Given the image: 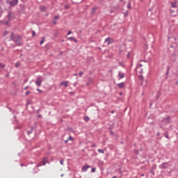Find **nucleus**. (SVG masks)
Segmentation results:
<instances>
[{
    "label": "nucleus",
    "instance_id": "nucleus-12",
    "mask_svg": "<svg viewBox=\"0 0 178 178\" xmlns=\"http://www.w3.org/2000/svg\"><path fill=\"white\" fill-rule=\"evenodd\" d=\"M5 64L3 63H0V73L5 69Z\"/></svg>",
    "mask_w": 178,
    "mask_h": 178
},
{
    "label": "nucleus",
    "instance_id": "nucleus-44",
    "mask_svg": "<svg viewBox=\"0 0 178 178\" xmlns=\"http://www.w3.org/2000/svg\"><path fill=\"white\" fill-rule=\"evenodd\" d=\"M139 73H143V69H140V70L139 71Z\"/></svg>",
    "mask_w": 178,
    "mask_h": 178
},
{
    "label": "nucleus",
    "instance_id": "nucleus-2",
    "mask_svg": "<svg viewBox=\"0 0 178 178\" xmlns=\"http://www.w3.org/2000/svg\"><path fill=\"white\" fill-rule=\"evenodd\" d=\"M35 84L37 86V87H41V84H42V77L37 76Z\"/></svg>",
    "mask_w": 178,
    "mask_h": 178
},
{
    "label": "nucleus",
    "instance_id": "nucleus-28",
    "mask_svg": "<svg viewBox=\"0 0 178 178\" xmlns=\"http://www.w3.org/2000/svg\"><path fill=\"white\" fill-rule=\"evenodd\" d=\"M58 19H59V15H55L54 20H58Z\"/></svg>",
    "mask_w": 178,
    "mask_h": 178
},
{
    "label": "nucleus",
    "instance_id": "nucleus-7",
    "mask_svg": "<svg viewBox=\"0 0 178 178\" xmlns=\"http://www.w3.org/2000/svg\"><path fill=\"white\" fill-rule=\"evenodd\" d=\"M160 169H168V163L165 162L163 163L161 165H159Z\"/></svg>",
    "mask_w": 178,
    "mask_h": 178
},
{
    "label": "nucleus",
    "instance_id": "nucleus-33",
    "mask_svg": "<svg viewBox=\"0 0 178 178\" xmlns=\"http://www.w3.org/2000/svg\"><path fill=\"white\" fill-rule=\"evenodd\" d=\"M34 35H35V31H32V37H34Z\"/></svg>",
    "mask_w": 178,
    "mask_h": 178
},
{
    "label": "nucleus",
    "instance_id": "nucleus-37",
    "mask_svg": "<svg viewBox=\"0 0 178 178\" xmlns=\"http://www.w3.org/2000/svg\"><path fill=\"white\" fill-rule=\"evenodd\" d=\"M37 91H38V92H42V90L41 89H39V88L37 89Z\"/></svg>",
    "mask_w": 178,
    "mask_h": 178
},
{
    "label": "nucleus",
    "instance_id": "nucleus-13",
    "mask_svg": "<svg viewBox=\"0 0 178 178\" xmlns=\"http://www.w3.org/2000/svg\"><path fill=\"white\" fill-rule=\"evenodd\" d=\"M171 8H177V3L176 2L171 3Z\"/></svg>",
    "mask_w": 178,
    "mask_h": 178
},
{
    "label": "nucleus",
    "instance_id": "nucleus-35",
    "mask_svg": "<svg viewBox=\"0 0 178 178\" xmlns=\"http://www.w3.org/2000/svg\"><path fill=\"white\" fill-rule=\"evenodd\" d=\"M70 34H72V31H69L67 35H70Z\"/></svg>",
    "mask_w": 178,
    "mask_h": 178
},
{
    "label": "nucleus",
    "instance_id": "nucleus-55",
    "mask_svg": "<svg viewBox=\"0 0 178 178\" xmlns=\"http://www.w3.org/2000/svg\"><path fill=\"white\" fill-rule=\"evenodd\" d=\"M111 134H113V131H111Z\"/></svg>",
    "mask_w": 178,
    "mask_h": 178
},
{
    "label": "nucleus",
    "instance_id": "nucleus-46",
    "mask_svg": "<svg viewBox=\"0 0 178 178\" xmlns=\"http://www.w3.org/2000/svg\"><path fill=\"white\" fill-rule=\"evenodd\" d=\"M65 9H69V6H65Z\"/></svg>",
    "mask_w": 178,
    "mask_h": 178
},
{
    "label": "nucleus",
    "instance_id": "nucleus-43",
    "mask_svg": "<svg viewBox=\"0 0 178 178\" xmlns=\"http://www.w3.org/2000/svg\"><path fill=\"white\" fill-rule=\"evenodd\" d=\"M68 141H69V140L67 139L66 140H64V143L66 144V143H67Z\"/></svg>",
    "mask_w": 178,
    "mask_h": 178
},
{
    "label": "nucleus",
    "instance_id": "nucleus-52",
    "mask_svg": "<svg viewBox=\"0 0 178 178\" xmlns=\"http://www.w3.org/2000/svg\"><path fill=\"white\" fill-rule=\"evenodd\" d=\"M159 134H160L159 132H158V133H157V136H159Z\"/></svg>",
    "mask_w": 178,
    "mask_h": 178
},
{
    "label": "nucleus",
    "instance_id": "nucleus-5",
    "mask_svg": "<svg viewBox=\"0 0 178 178\" xmlns=\"http://www.w3.org/2000/svg\"><path fill=\"white\" fill-rule=\"evenodd\" d=\"M47 163H48V161H47V158H44V159H43V160L42 161H40L38 164V168H40V166H45V165H47Z\"/></svg>",
    "mask_w": 178,
    "mask_h": 178
},
{
    "label": "nucleus",
    "instance_id": "nucleus-51",
    "mask_svg": "<svg viewBox=\"0 0 178 178\" xmlns=\"http://www.w3.org/2000/svg\"><path fill=\"white\" fill-rule=\"evenodd\" d=\"M118 177L117 176H113V178H117Z\"/></svg>",
    "mask_w": 178,
    "mask_h": 178
},
{
    "label": "nucleus",
    "instance_id": "nucleus-58",
    "mask_svg": "<svg viewBox=\"0 0 178 178\" xmlns=\"http://www.w3.org/2000/svg\"><path fill=\"white\" fill-rule=\"evenodd\" d=\"M159 97L157 96L156 99H158Z\"/></svg>",
    "mask_w": 178,
    "mask_h": 178
},
{
    "label": "nucleus",
    "instance_id": "nucleus-20",
    "mask_svg": "<svg viewBox=\"0 0 178 178\" xmlns=\"http://www.w3.org/2000/svg\"><path fill=\"white\" fill-rule=\"evenodd\" d=\"M152 170H156V165L154 164L152 167Z\"/></svg>",
    "mask_w": 178,
    "mask_h": 178
},
{
    "label": "nucleus",
    "instance_id": "nucleus-19",
    "mask_svg": "<svg viewBox=\"0 0 178 178\" xmlns=\"http://www.w3.org/2000/svg\"><path fill=\"white\" fill-rule=\"evenodd\" d=\"M41 10H42V12H45V10H47V7L45 6H41L40 7Z\"/></svg>",
    "mask_w": 178,
    "mask_h": 178
},
{
    "label": "nucleus",
    "instance_id": "nucleus-10",
    "mask_svg": "<svg viewBox=\"0 0 178 178\" xmlns=\"http://www.w3.org/2000/svg\"><path fill=\"white\" fill-rule=\"evenodd\" d=\"M117 87L118 88H120V90H122V88H123L124 87V82H122L120 83H118L117 84Z\"/></svg>",
    "mask_w": 178,
    "mask_h": 178
},
{
    "label": "nucleus",
    "instance_id": "nucleus-1",
    "mask_svg": "<svg viewBox=\"0 0 178 178\" xmlns=\"http://www.w3.org/2000/svg\"><path fill=\"white\" fill-rule=\"evenodd\" d=\"M9 41H13L14 42H15L16 45H18V47H20V45H22V42H20V36H15V34L13 33H11Z\"/></svg>",
    "mask_w": 178,
    "mask_h": 178
},
{
    "label": "nucleus",
    "instance_id": "nucleus-16",
    "mask_svg": "<svg viewBox=\"0 0 178 178\" xmlns=\"http://www.w3.org/2000/svg\"><path fill=\"white\" fill-rule=\"evenodd\" d=\"M118 76L119 79H123L124 77V73L120 72Z\"/></svg>",
    "mask_w": 178,
    "mask_h": 178
},
{
    "label": "nucleus",
    "instance_id": "nucleus-47",
    "mask_svg": "<svg viewBox=\"0 0 178 178\" xmlns=\"http://www.w3.org/2000/svg\"><path fill=\"white\" fill-rule=\"evenodd\" d=\"M9 111H12V108L10 107H8Z\"/></svg>",
    "mask_w": 178,
    "mask_h": 178
},
{
    "label": "nucleus",
    "instance_id": "nucleus-42",
    "mask_svg": "<svg viewBox=\"0 0 178 178\" xmlns=\"http://www.w3.org/2000/svg\"><path fill=\"white\" fill-rule=\"evenodd\" d=\"M170 13H171V14H173V12H175V10H172V9H170Z\"/></svg>",
    "mask_w": 178,
    "mask_h": 178
},
{
    "label": "nucleus",
    "instance_id": "nucleus-45",
    "mask_svg": "<svg viewBox=\"0 0 178 178\" xmlns=\"http://www.w3.org/2000/svg\"><path fill=\"white\" fill-rule=\"evenodd\" d=\"M29 89V86H26L25 88H24V90H28Z\"/></svg>",
    "mask_w": 178,
    "mask_h": 178
},
{
    "label": "nucleus",
    "instance_id": "nucleus-40",
    "mask_svg": "<svg viewBox=\"0 0 178 178\" xmlns=\"http://www.w3.org/2000/svg\"><path fill=\"white\" fill-rule=\"evenodd\" d=\"M53 24H54V25L56 24V20H55V19L53 20Z\"/></svg>",
    "mask_w": 178,
    "mask_h": 178
},
{
    "label": "nucleus",
    "instance_id": "nucleus-11",
    "mask_svg": "<svg viewBox=\"0 0 178 178\" xmlns=\"http://www.w3.org/2000/svg\"><path fill=\"white\" fill-rule=\"evenodd\" d=\"M68 41H74V42H78L77 39L74 38V37H69L67 38Z\"/></svg>",
    "mask_w": 178,
    "mask_h": 178
},
{
    "label": "nucleus",
    "instance_id": "nucleus-26",
    "mask_svg": "<svg viewBox=\"0 0 178 178\" xmlns=\"http://www.w3.org/2000/svg\"><path fill=\"white\" fill-rule=\"evenodd\" d=\"M67 140H68V141H73V137L70 136L68 137Z\"/></svg>",
    "mask_w": 178,
    "mask_h": 178
},
{
    "label": "nucleus",
    "instance_id": "nucleus-32",
    "mask_svg": "<svg viewBox=\"0 0 178 178\" xmlns=\"http://www.w3.org/2000/svg\"><path fill=\"white\" fill-rule=\"evenodd\" d=\"M31 92H30V91H26V92H25V95H29V94H30Z\"/></svg>",
    "mask_w": 178,
    "mask_h": 178
},
{
    "label": "nucleus",
    "instance_id": "nucleus-48",
    "mask_svg": "<svg viewBox=\"0 0 178 178\" xmlns=\"http://www.w3.org/2000/svg\"><path fill=\"white\" fill-rule=\"evenodd\" d=\"M63 176H64V175H63V174H62V175H60V177H63Z\"/></svg>",
    "mask_w": 178,
    "mask_h": 178
},
{
    "label": "nucleus",
    "instance_id": "nucleus-50",
    "mask_svg": "<svg viewBox=\"0 0 178 178\" xmlns=\"http://www.w3.org/2000/svg\"><path fill=\"white\" fill-rule=\"evenodd\" d=\"M141 177H144V174H142V175H141Z\"/></svg>",
    "mask_w": 178,
    "mask_h": 178
},
{
    "label": "nucleus",
    "instance_id": "nucleus-8",
    "mask_svg": "<svg viewBox=\"0 0 178 178\" xmlns=\"http://www.w3.org/2000/svg\"><path fill=\"white\" fill-rule=\"evenodd\" d=\"M89 168H90V165H83V166L82 167L81 170H82V172H87V170H88Z\"/></svg>",
    "mask_w": 178,
    "mask_h": 178
},
{
    "label": "nucleus",
    "instance_id": "nucleus-31",
    "mask_svg": "<svg viewBox=\"0 0 178 178\" xmlns=\"http://www.w3.org/2000/svg\"><path fill=\"white\" fill-rule=\"evenodd\" d=\"M91 172L92 173H94V172H95V168H92Z\"/></svg>",
    "mask_w": 178,
    "mask_h": 178
},
{
    "label": "nucleus",
    "instance_id": "nucleus-15",
    "mask_svg": "<svg viewBox=\"0 0 178 178\" xmlns=\"http://www.w3.org/2000/svg\"><path fill=\"white\" fill-rule=\"evenodd\" d=\"M33 130H34V127H31V129L29 131H27L28 136H30V134H31V133H33Z\"/></svg>",
    "mask_w": 178,
    "mask_h": 178
},
{
    "label": "nucleus",
    "instance_id": "nucleus-36",
    "mask_svg": "<svg viewBox=\"0 0 178 178\" xmlns=\"http://www.w3.org/2000/svg\"><path fill=\"white\" fill-rule=\"evenodd\" d=\"M19 63H15V67H19Z\"/></svg>",
    "mask_w": 178,
    "mask_h": 178
},
{
    "label": "nucleus",
    "instance_id": "nucleus-61",
    "mask_svg": "<svg viewBox=\"0 0 178 178\" xmlns=\"http://www.w3.org/2000/svg\"><path fill=\"white\" fill-rule=\"evenodd\" d=\"M21 166H24L23 164H21Z\"/></svg>",
    "mask_w": 178,
    "mask_h": 178
},
{
    "label": "nucleus",
    "instance_id": "nucleus-6",
    "mask_svg": "<svg viewBox=\"0 0 178 178\" xmlns=\"http://www.w3.org/2000/svg\"><path fill=\"white\" fill-rule=\"evenodd\" d=\"M162 121H163V123L168 124V123H170V116H167L164 118Z\"/></svg>",
    "mask_w": 178,
    "mask_h": 178
},
{
    "label": "nucleus",
    "instance_id": "nucleus-53",
    "mask_svg": "<svg viewBox=\"0 0 178 178\" xmlns=\"http://www.w3.org/2000/svg\"><path fill=\"white\" fill-rule=\"evenodd\" d=\"M74 76H77V74H74Z\"/></svg>",
    "mask_w": 178,
    "mask_h": 178
},
{
    "label": "nucleus",
    "instance_id": "nucleus-24",
    "mask_svg": "<svg viewBox=\"0 0 178 178\" xmlns=\"http://www.w3.org/2000/svg\"><path fill=\"white\" fill-rule=\"evenodd\" d=\"M140 67H143V64H138V65H137V67H136V69L138 70V69H140Z\"/></svg>",
    "mask_w": 178,
    "mask_h": 178
},
{
    "label": "nucleus",
    "instance_id": "nucleus-34",
    "mask_svg": "<svg viewBox=\"0 0 178 178\" xmlns=\"http://www.w3.org/2000/svg\"><path fill=\"white\" fill-rule=\"evenodd\" d=\"M79 75L80 76V77H81V76H83V72H80L79 73Z\"/></svg>",
    "mask_w": 178,
    "mask_h": 178
},
{
    "label": "nucleus",
    "instance_id": "nucleus-23",
    "mask_svg": "<svg viewBox=\"0 0 178 178\" xmlns=\"http://www.w3.org/2000/svg\"><path fill=\"white\" fill-rule=\"evenodd\" d=\"M124 17H127L129 16V11H126L125 13H124Z\"/></svg>",
    "mask_w": 178,
    "mask_h": 178
},
{
    "label": "nucleus",
    "instance_id": "nucleus-14",
    "mask_svg": "<svg viewBox=\"0 0 178 178\" xmlns=\"http://www.w3.org/2000/svg\"><path fill=\"white\" fill-rule=\"evenodd\" d=\"M60 86H64V87H67V81H62L60 84Z\"/></svg>",
    "mask_w": 178,
    "mask_h": 178
},
{
    "label": "nucleus",
    "instance_id": "nucleus-25",
    "mask_svg": "<svg viewBox=\"0 0 178 178\" xmlns=\"http://www.w3.org/2000/svg\"><path fill=\"white\" fill-rule=\"evenodd\" d=\"M42 40L40 41V45H42V44H44V41H45V38H42Z\"/></svg>",
    "mask_w": 178,
    "mask_h": 178
},
{
    "label": "nucleus",
    "instance_id": "nucleus-39",
    "mask_svg": "<svg viewBox=\"0 0 178 178\" xmlns=\"http://www.w3.org/2000/svg\"><path fill=\"white\" fill-rule=\"evenodd\" d=\"M63 162H64V161H63V160H60V165H63Z\"/></svg>",
    "mask_w": 178,
    "mask_h": 178
},
{
    "label": "nucleus",
    "instance_id": "nucleus-54",
    "mask_svg": "<svg viewBox=\"0 0 178 178\" xmlns=\"http://www.w3.org/2000/svg\"><path fill=\"white\" fill-rule=\"evenodd\" d=\"M140 84H141V86H143V81L141 82V83H140Z\"/></svg>",
    "mask_w": 178,
    "mask_h": 178
},
{
    "label": "nucleus",
    "instance_id": "nucleus-56",
    "mask_svg": "<svg viewBox=\"0 0 178 178\" xmlns=\"http://www.w3.org/2000/svg\"><path fill=\"white\" fill-rule=\"evenodd\" d=\"M114 113V111H111V113Z\"/></svg>",
    "mask_w": 178,
    "mask_h": 178
},
{
    "label": "nucleus",
    "instance_id": "nucleus-22",
    "mask_svg": "<svg viewBox=\"0 0 178 178\" xmlns=\"http://www.w3.org/2000/svg\"><path fill=\"white\" fill-rule=\"evenodd\" d=\"M98 152H100V154H105V152L104 151V149H97Z\"/></svg>",
    "mask_w": 178,
    "mask_h": 178
},
{
    "label": "nucleus",
    "instance_id": "nucleus-59",
    "mask_svg": "<svg viewBox=\"0 0 178 178\" xmlns=\"http://www.w3.org/2000/svg\"><path fill=\"white\" fill-rule=\"evenodd\" d=\"M39 116V118H41V115H38Z\"/></svg>",
    "mask_w": 178,
    "mask_h": 178
},
{
    "label": "nucleus",
    "instance_id": "nucleus-30",
    "mask_svg": "<svg viewBox=\"0 0 178 178\" xmlns=\"http://www.w3.org/2000/svg\"><path fill=\"white\" fill-rule=\"evenodd\" d=\"M164 135H165V138H169V136L168 135V133H167V132H165V133L164 134Z\"/></svg>",
    "mask_w": 178,
    "mask_h": 178
},
{
    "label": "nucleus",
    "instance_id": "nucleus-21",
    "mask_svg": "<svg viewBox=\"0 0 178 178\" xmlns=\"http://www.w3.org/2000/svg\"><path fill=\"white\" fill-rule=\"evenodd\" d=\"M83 119H84L85 122H88V120H90V118H88V116H87V115L85 116Z\"/></svg>",
    "mask_w": 178,
    "mask_h": 178
},
{
    "label": "nucleus",
    "instance_id": "nucleus-17",
    "mask_svg": "<svg viewBox=\"0 0 178 178\" xmlns=\"http://www.w3.org/2000/svg\"><path fill=\"white\" fill-rule=\"evenodd\" d=\"M97 9H98V7H93L92 8V14L94 15V13H95V10H97Z\"/></svg>",
    "mask_w": 178,
    "mask_h": 178
},
{
    "label": "nucleus",
    "instance_id": "nucleus-57",
    "mask_svg": "<svg viewBox=\"0 0 178 178\" xmlns=\"http://www.w3.org/2000/svg\"><path fill=\"white\" fill-rule=\"evenodd\" d=\"M141 1V2H143L144 0H140Z\"/></svg>",
    "mask_w": 178,
    "mask_h": 178
},
{
    "label": "nucleus",
    "instance_id": "nucleus-49",
    "mask_svg": "<svg viewBox=\"0 0 178 178\" xmlns=\"http://www.w3.org/2000/svg\"><path fill=\"white\" fill-rule=\"evenodd\" d=\"M8 76H9V74H6V77H8Z\"/></svg>",
    "mask_w": 178,
    "mask_h": 178
},
{
    "label": "nucleus",
    "instance_id": "nucleus-9",
    "mask_svg": "<svg viewBox=\"0 0 178 178\" xmlns=\"http://www.w3.org/2000/svg\"><path fill=\"white\" fill-rule=\"evenodd\" d=\"M7 17H8V20H12V19H13V13L8 12Z\"/></svg>",
    "mask_w": 178,
    "mask_h": 178
},
{
    "label": "nucleus",
    "instance_id": "nucleus-3",
    "mask_svg": "<svg viewBox=\"0 0 178 178\" xmlns=\"http://www.w3.org/2000/svg\"><path fill=\"white\" fill-rule=\"evenodd\" d=\"M6 3H8V5H10V6H16V5H17V3H19V0H13L10 1H6Z\"/></svg>",
    "mask_w": 178,
    "mask_h": 178
},
{
    "label": "nucleus",
    "instance_id": "nucleus-29",
    "mask_svg": "<svg viewBox=\"0 0 178 178\" xmlns=\"http://www.w3.org/2000/svg\"><path fill=\"white\" fill-rule=\"evenodd\" d=\"M139 79L143 81V80H144V76H143V75H140Z\"/></svg>",
    "mask_w": 178,
    "mask_h": 178
},
{
    "label": "nucleus",
    "instance_id": "nucleus-38",
    "mask_svg": "<svg viewBox=\"0 0 178 178\" xmlns=\"http://www.w3.org/2000/svg\"><path fill=\"white\" fill-rule=\"evenodd\" d=\"M91 147H92V148H94V147H97V145L92 144V145H91Z\"/></svg>",
    "mask_w": 178,
    "mask_h": 178
},
{
    "label": "nucleus",
    "instance_id": "nucleus-27",
    "mask_svg": "<svg viewBox=\"0 0 178 178\" xmlns=\"http://www.w3.org/2000/svg\"><path fill=\"white\" fill-rule=\"evenodd\" d=\"M170 67L169 66H168L167 68V72H166V75L168 76V74H169V70H170Z\"/></svg>",
    "mask_w": 178,
    "mask_h": 178
},
{
    "label": "nucleus",
    "instance_id": "nucleus-4",
    "mask_svg": "<svg viewBox=\"0 0 178 178\" xmlns=\"http://www.w3.org/2000/svg\"><path fill=\"white\" fill-rule=\"evenodd\" d=\"M104 42H106L107 45H111V44L115 42V40L112 38H107L105 39Z\"/></svg>",
    "mask_w": 178,
    "mask_h": 178
},
{
    "label": "nucleus",
    "instance_id": "nucleus-62",
    "mask_svg": "<svg viewBox=\"0 0 178 178\" xmlns=\"http://www.w3.org/2000/svg\"><path fill=\"white\" fill-rule=\"evenodd\" d=\"M176 84H178V82H177Z\"/></svg>",
    "mask_w": 178,
    "mask_h": 178
},
{
    "label": "nucleus",
    "instance_id": "nucleus-18",
    "mask_svg": "<svg viewBox=\"0 0 178 178\" xmlns=\"http://www.w3.org/2000/svg\"><path fill=\"white\" fill-rule=\"evenodd\" d=\"M127 8V9H131V2H128Z\"/></svg>",
    "mask_w": 178,
    "mask_h": 178
},
{
    "label": "nucleus",
    "instance_id": "nucleus-60",
    "mask_svg": "<svg viewBox=\"0 0 178 178\" xmlns=\"http://www.w3.org/2000/svg\"><path fill=\"white\" fill-rule=\"evenodd\" d=\"M15 119H16V116H14Z\"/></svg>",
    "mask_w": 178,
    "mask_h": 178
},
{
    "label": "nucleus",
    "instance_id": "nucleus-41",
    "mask_svg": "<svg viewBox=\"0 0 178 178\" xmlns=\"http://www.w3.org/2000/svg\"><path fill=\"white\" fill-rule=\"evenodd\" d=\"M152 175H155V172H154V170H151Z\"/></svg>",
    "mask_w": 178,
    "mask_h": 178
}]
</instances>
